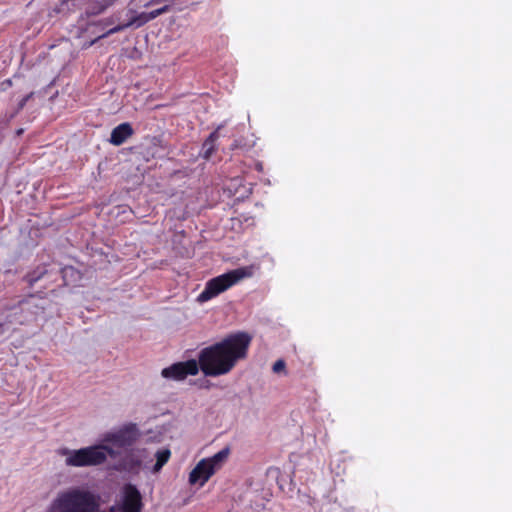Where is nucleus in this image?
<instances>
[{"mask_svg": "<svg viewBox=\"0 0 512 512\" xmlns=\"http://www.w3.org/2000/svg\"><path fill=\"white\" fill-rule=\"evenodd\" d=\"M199 372L197 360L191 359L185 362H178L161 371L162 377L175 381L184 380L187 376H195Z\"/></svg>", "mask_w": 512, "mask_h": 512, "instance_id": "obj_8", "label": "nucleus"}, {"mask_svg": "<svg viewBox=\"0 0 512 512\" xmlns=\"http://www.w3.org/2000/svg\"><path fill=\"white\" fill-rule=\"evenodd\" d=\"M63 278L66 281L68 276H73L77 274V272L72 267H66L63 269Z\"/></svg>", "mask_w": 512, "mask_h": 512, "instance_id": "obj_15", "label": "nucleus"}, {"mask_svg": "<svg viewBox=\"0 0 512 512\" xmlns=\"http://www.w3.org/2000/svg\"><path fill=\"white\" fill-rule=\"evenodd\" d=\"M117 1L118 0H87L85 5V14L87 16L100 15Z\"/></svg>", "mask_w": 512, "mask_h": 512, "instance_id": "obj_9", "label": "nucleus"}, {"mask_svg": "<svg viewBox=\"0 0 512 512\" xmlns=\"http://www.w3.org/2000/svg\"><path fill=\"white\" fill-rule=\"evenodd\" d=\"M149 459V453L143 448H133L127 450L119 461L115 464L114 469L120 472H127L137 475L145 467Z\"/></svg>", "mask_w": 512, "mask_h": 512, "instance_id": "obj_7", "label": "nucleus"}, {"mask_svg": "<svg viewBox=\"0 0 512 512\" xmlns=\"http://www.w3.org/2000/svg\"><path fill=\"white\" fill-rule=\"evenodd\" d=\"M43 274H44V272L39 273L37 275L35 273L28 275L27 280H28L29 284H33L34 282L38 281L42 277Z\"/></svg>", "mask_w": 512, "mask_h": 512, "instance_id": "obj_16", "label": "nucleus"}, {"mask_svg": "<svg viewBox=\"0 0 512 512\" xmlns=\"http://www.w3.org/2000/svg\"><path fill=\"white\" fill-rule=\"evenodd\" d=\"M171 456V451L167 448L158 450L155 454L156 457V463L153 466L152 471L154 473L159 472L162 467L168 462Z\"/></svg>", "mask_w": 512, "mask_h": 512, "instance_id": "obj_11", "label": "nucleus"}, {"mask_svg": "<svg viewBox=\"0 0 512 512\" xmlns=\"http://www.w3.org/2000/svg\"><path fill=\"white\" fill-rule=\"evenodd\" d=\"M99 501V495L88 489L69 487L54 496L46 512H141L143 508L141 493L131 483L123 485L108 510L100 511Z\"/></svg>", "mask_w": 512, "mask_h": 512, "instance_id": "obj_1", "label": "nucleus"}, {"mask_svg": "<svg viewBox=\"0 0 512 512\" xmlns=\"http://www.w3.org/2000/svg\"><path fill=\"white\" fill-rule=\"evenodd\" d=\"M133 133V130L129 123H122L115 127L110 136V142L114 145L123 144L128 137H130Z\"/></svg>", "mask_w": 512, "mask_h": 512, "instance_id": "obj_10", "label": "nucleus"}, {"mask_svg": "<svg viewBox=\"0 0 512 512\" xmlns=\"http://www.w3.org/2000/svg\"><path fill=\"white\" fill-rule=\"evenodd\" d=\"M166 0H139V8L144 11H151L163 5H169Z\"/></svg>", "mask_w": 512, "mask_h": 512, "instance_id": "obj_13", "label": "nucleus"}, {"mask_svg": "<svg viewBox=\"0 0 512 512\" xmlns=\"http://www.w3.org/2000/svg\"><path fill=\"white\" fill-rule=\"evenodd\" d=\"M31 96H32V93H31V94H28L27 96H25V97H24V98L19 102V105H18L19 107H18V108H19V109H22V108L25 106L26 102L30 99V97H31Z\"/></svg>", "mask_w": 512, "mask_h": 512, "instance_id": "obj_18", "label": "nucleus"}, {"mask_svg": "<svg viewBox=\"0 0 512 512\" xmlns=\"http://www.w3.org/2000/svg\"><path fill=\"white\" fill-rule=\"evenodd\" d=\"M9 332V329L4 325L0 323V339H3L7 336Z\"/></svg>", "mask_w": 512, "mask_h": 512, "instance_id": "obj_17", "label": "nucleus"}, {"mask_svg": "<svg viewBox=\"0 0 512 512\" xmlns=\"http://www.w3.org/2000/svg\"><path fill=\"white\" fill-rule=\"evenodd\" d=\"M269 472L270 473H278V470L277 469H270Z\"/></svg>", "mask_w": 512, "mask_h": 512, "instance_id": "obj_19", "label": "nucleus"}, {"mask_svg": "<svg viewBox=\"0 0 512 512\" xmlns=\"http://www.w3.org/2000/svg\"><path fill=\"white\" fill-rule=\"evenodd\" d=\"M139 437V431L133 424L121 427L118 430L103 435L99 444L69 449L66 447L57 450V454L64 459L67 467L83 468L103 465L108 457H120L121 450L133 445Z\"/></svg>", "mask_w": 512, "mask_h": 512, "instance_id": "obj_2", "label": "nucleus"}, {"mask_svg": "<svg viewBox=\"0 0 512 512\" xmlns=\"http://www.w3.org/2000/svg\"><path fill=\"white\" fill-rule=\"evenodd\" d=\"M218 139V132H212L203 144V157L209 159L215 151V141Z\"/></svg>", "mask_w": 512, "mask_h": 512, "instance_id": "obj_12", "label": "nucleus"}, {"mask_svg": "<svg viewBox=\"0 0 512 512\" xmlns=\"http://www.w3.org/2000/svg\"><path fill=\"white\" fill-rule=\"evenodd\" d=\"M167 11V5H163L151 11H144L140 10V8L134 9L132 7H129L119 13L117 18L118 24L113 28L109 29L107 32L100 35L97 39L106 38L109 35L123 31L128 28H140L146 23L150 22L151 20L155 19L156 17Z\"/></svg>", "mask_w": 512, "mask_h": 512, "instance_id": "obj_4", "label": "nucleus"}, {"mask_svg": "<svg viewBox=\"0 0 512 512\" xmlns=\"http://www.w3.org/2000/svg\"><path fill=\"white\" fill-rule=\"evenodd\" d=\"M274 373H285L286 372V364L283 360H277L272 367Z\"/></svg>", "mask_w": 512, "mask_h": 512, "instance_id": "obj_14", "label": "nucleus"}, {"mask_svg": "<svg viewBox=\"0 0 512 512\" xmlns=\"http://www.w3.org/2000/svg\"><path fill=\"white\" fill-rule=\"evenodd\" d=\"M251 337L244 332L235 333L199 352V370L208 377L228 374L247 356Z\"/></svg>", "mask_w": 512, "mask_h": 512, "instance_id": "obj_3", "label": "nucleus"}, {"mask_svg": "<svg viewBox=\"0 0 512 512\" xmlns=\"http://www.w3.org/2000/svg\"><path fill=\"white\" fill-rule=\"evenodd\" d=\"M230 448L225 447L211 457L201 459L189 474L191 485L204 486L205 483L226 463Z\"/></svg>", "mask_w": 512, "mask_h": 512, "instance_id": "obj_6", "label": "nucleus"}, {"mask_svg": "<svg viewBox=\"0 0 512 512\" xmlns=\"http://www.w3.org/2000/svg\"><path fill=\"white\" fill-rule=\"evenodd\" d=\"M252 273L251 267H240L209 280L198 295L197 301L204 303L215 298L241 280L251 277Z\"/></svg>", "mask_w": 512, "mask_h": 512, "instance_id": "obj_5", "label": "nucleus"}]
</instances>
